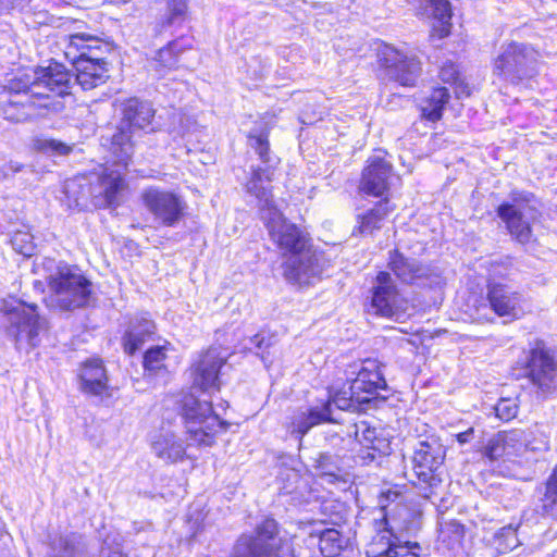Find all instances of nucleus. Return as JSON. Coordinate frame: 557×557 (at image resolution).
<instances>
[{
    "mask_svg": "<svg viewBox=\"0 0 557 557\" xmlns=\"http://www.w3.org/2000/svg\"><path fill=\"white\" fill-rule=\"evenodd\" d=\"M262 220L271 240L286 257L283 275L288 282L310 284L311 280L321 276L326 261L322 252L313 249L308 233L287 221L276 207L264 209Z\"/></svg>",
    "mask_w": 557,
    "mask_h": 557,
    "instance_id": "obj_1",
    "label": "nucleus"
},
{
    "mask_svg": "<svg viewBox=\"0 0 557 557\" xmlns=\"http://www.w3.org/2000/svg\"><path fill=\"white\" fill-rule=\"evenodd\" d=\"M392 211L393 208L387 199L379 201L373 208L358 214L356 230L362 235L372 234L375 230L382 227L385 219Z\"/></svg>",
    "mask_w": 557,
    "mask_h": 557,
    "instance_id": "obj_30",
    "label": "nucleus"
},
{
    "mask_svg": "<svg viewBox=\"0 0 557 557\" xmlns=\"http://www.w3.org/2000/svg\"><path fill=\"white\" fill-rule=\"evenodd\" d=\"M24 168L25 165L18 161L10 160L3 163V169L5 171H9V177L12 176L13 174L22 172Z\"/></svg>",
    "mask_w": 557,
    "mask_h": 557,
    "instance_id": "obj_51",
    "label": "nucleus"
},
{
    "mask_svg": "<svg viewBox=\"0 0 557 557\" xmlns=\"http://www.w3.org/2000/svg\"><path fill=\"white\" fill-rule=\"evenodd\" d=\"M0 327L15 341L17 348L35 347L46 330V321L39 317L35 305L16 299H0Z\"/></svg>",
    "mask_w": 557,
    "mask_h": 557,
    "instance_id": "obj_6",
    "label": "nucleus"
},
{
    "mask_svg": "<svg viewBox=\"0 0 557 557\" xmlns=\"http://www.w3.org/2000/svg\"><path fill=\"white\" fill-rule=\"evenodd\" d=\"M178 62L177 55V42H170L166 47L161 48L153 61L152 64L157 72L161 75L164 74L169 70H173L176 67Z\"/></svg>",
    "mask_w": 557,
    "mask_h": 557,
    "instance_id": "obj_37",
    "label": "nucleus"
},
{
    "mask_svg": "<svg viewBox=\"0 0 557 557\" xmlns=\"http://www.w3.org/2000/svg\"><path fill=\"white\" fill-rule=\"evenodd\" d=\"M392 496L397 498L398 493L387 491L382 494L380 499L381 518L375 519L377 533L367 548V557H419L420 546L418 543H401L398 536L408 528L405 521V517L408 516L407 508L397 506L393 509V513L386 511L384 499H389Z\"/></svg>",
    "mask_w": 557,
    "mask_h": 557,
    "instance_id": "obj_2",
    "label": "nucleus"
},
{
    "mask_svg": "<svg viewBox=\"0 0 557 557\" xmlns=\"http://www.w3.org/2000/svg\"><path fill=\"white\" fill-rule=\"evenodd\" d=\"M362 172L360 189L371 196H382L393 178L392 165L380 156H372Z\"/></svg>",
    "mask_w": 557,
    "mask_h": 557,
    "instance_id": "obj_22",
    "label": "nucleus"
},
{
    "mask_svg": "<svg viewBox=\"0 0 557 557\" xmlns=\"http://www.w3.org/2000/svg\"><path fill=\"white\" fill-rule=\"evenodd\" d=\"M156 325L147 315L137 317L131 321L129 327L123 337L124 350L134 355L146 339L154 333Z\"/></svg>",
    "mask_w": 557,
    "mask_h": 557,
    "instance_id": "obj_27",
    "label": "nucleus"
},
{
    "mask_svg": "<svg viewBox=\"0 0 557 557\" xmlns=\"http://www.w3.org/2000/svg\"><path fill=\"white\" fill-rule=\"evenodd\" d=\"M494 409L499 420L508 422L517 417L519 404L516 398H500Z\"/></svg>",
    "mask_w": 557,
    "mask_h": 557,
    "instance_id": "obj_42",
    "label": "nucleus"
},
{
    "mask_svg": "<svg viewBox=\"0 0 557 557\" xmlns=\"http://www.w3.org/2000/svg\"><path fill=\"white\" fill-rule=\"evenodd\" d=\"M12 246L18 253L30 257L35 251L33 236L27 233H16L12 238Z\"/></svg>",
    "mask_w": 557,
    "mask_h": 557,
    "instance_id": "obj_46",
    "label": "nucleus"
},
{
    "mask_svg": "<svg viewBox=\"0 0 557 557\" xmlns=\"http://www.w3.org/2000/svg\"><path fill=\"white\" fill-rule=\"evenodd\" d=\"M418 14L433 20L431 37L444 38L450 34L451 9L448 0H413Z\"/></svg>",
    "mask_w": 557,
    "mask_h": 557,
    "instance_id": "obj_23",
    "label": "nucleus"
},
{
    "mask_svg": "<svg viewBox=\"0 0 557 557\" xmlns=\"http://www.w3.org/2000/svg\"><path fill=\"white\" fill-rule=\"evenodd\" d=\"M9 177V171L3 169V162L0 160V181Z\"/></svg>",
    "mask_w": 557,
    "mask_h": 557,
    "instance_id": "obj_57",
    "label": "nucleus"
},
{
    "mask_svg": "<svg viewBox=\"0 0 557 557\" xmlns=\"http://www.w3.org/2000/svg\"><path fill=\"white\" fill-rule=\"evenodd\" d=\"M27 79H32V89L41 102H46V90L59 96L69 94L72 83V74L60 63H50L47 67H38L22 73Z\"/></svg>",
    "mask_w": 557,
    "mask_h": 557,
    "instance_id": "obj_16",
    "label": "nucleus"
},
{
    "mask_svg": "<svg viewBox=\"0 0 557 557\" xmlns=\"http://www.w3.org/2000/svg\"><path fill=\"white\" fill-rule=\"evenodd\" d=\"M226 362V356L219 348H210L193 364V388L202 393L219 389V372Z\"/></svg>",
    "mask_w": 557,
    "mask_h": 557,
    "instance_id": "obj_20",
    "label": "nucleus"
},
{
    "mask_svg": "<svg viewBox=\"0 0 557 557\" xmlns=\"http://www.w3.org/2000/svg\"><path fill=\"white\" fill-rule=\"evenodd\" d=\"M473 429L470 428L468 429L467 431L465 432H461L459 434H457V441L460 443V444H466L468 442H470V440L472 438L473 436Z\"/></svg>",
    "mask_w": 557,
    "mask_h": 557,
    "instance_id": "obj_56",
    "label": "nucleus"
},
{
    "mask_svg": "<svg viewBox=\"0 0 557 557\" xmlns=\"http://www.w3.org/2000/svg\"><path fill=\"white\" fill-rule=\"evenodd\" d=\"M140 198L154 221L163 226H175L185 214L186 203L174 191L150 186L141 191Z\"/></svg>",
    "mask_w": 557,
    "mask_h": 557,
    "instance_id": "obj_12",
    "label": "nucleus"
},
{
    "mask_svg": "<svg viewBox=\"0 0 557 557\" xmlns=\"http://www.w3.org/2000/svg\"><path fill=\"white\" fill-rule=\"evenodd\" d=\"M354 436L356 442L363 448L371 450L362 458H375V453L386 454L389 449V442L382 436L375 428H371L366 421H360L354 425Z\"/></svg>",
    "mask_w": 557,
    "mask_h": 557,
    "instance_id": "obj_26",
    "label": "nucleus"
},
{
    "mask_svg": "<svg viewBox=\"0 0 557 557\" xmlns=\"http://www.w3.org/2000/svg\"><path fill=\"white\" fill-rule=\"evenodd\" d=\"M166 358L165 347L157 346L150 348L144 357V367L146 371L156 372L164 367Z\"/></svg>",
    "mask_w": 557,
    "mask_h": 557,
    "instance_id": "obj_43",
    "label": "nucleus"
},
{
    "mask_svg": "<svg viewBox=\"0 0 557 557\" xmlns=\"http://www.w3.org/2000/svg\"><path fill=\"white\" fill-rule=\"evenodd\" d=\"M250 145L252 148H255V150L257 151L260 160L263 162V163H268L270 162V157H269V141H268V138L263 135H260V136H251L250 137Z\"/></svg>",
    "mask_w": 557,
    "mask_h": 557,
    "instance_id": "obj_49",
    "label": "nucleus"
},
{
    "mask_svg": "<svg viewBox=\"0 0 557 557\" xmlns=\"http://www.w3.org/2000/svg\"><path fill=\"white\" fill-rule=\"evenodd\" d=\"M100 557H126L120 546H103L100 550Z\"/></svg>",
    "mask_w": 557,
    "mask_h": 557,
    "instance_id": "obj_52",
    "label": "nucleus"
},
{
    "mask_svg": "<svg viewBox=\"0 0 557 557\" xmlns=\"http://www.w3.org/2000/svg\"><path fill=\"white\" fill-rule=\"evenodd\" d=\"M48 557H76L74 537L61 536L50 547Z\"/></svg>",
    "mask_w": 557,
    "mask_h": 557,
    "instance_id": "obj_41",
    "label": "nucleus"
},
{
    "mask_svg": "<svg viewBox=\"0 0 557 557\" xmlns=\"http://www.w3.org/2000/svg\"><path fill=\"white\" fill-rule=\"evenodd\" d=\"M32 148L49 157H66L73 151L74 145L54 138L37 136L32 140Z\"/></svg>",
    "mask_w": 557,
    "mask_h": 557,
    "instance_id": "obj_33",
    "label": "nucleus"
},
{
    "mask_svg": "<svg viewBox=\"0 0 557 557\" xmlns=\"http://www.w3.org/2000/svg\"><path fill=\"white\" fill-rule=\"evenodd\" d=\"M444 459L445 447L436 438L421 441L414 449L412 475L417 480L409 478V481L421 488L423 497L430 498L441 485L442 479L437 470Z\"/></svg>",
    "mask_w": 557,
    "mask_h": 557,
    "instance_id": "obj_10",
    "label": "nucleus"
},
{
    "mask_svg": "<svg viewBox=\"0 0 557 557\" xmlns=\"http://www.w3.org/2000/svg\"><path fill=\"white\" fill-rule=\"evenodd\" d=\"M81 387L90 395H101L107 389V374L101 360L92 359L84 363L81 370Z\"/></svg>",
    "mask_w": 557,
    "mask_h": 557,
    "instance_id": "obj_28",
    "label": "nucleus"
},
{
    "mask_svg": "<svg viewBox=\"0 0 557 557\" xmlns=\"http://www.w3.org/2000/svg\"><path fill=\"white\" fill-rule=\"evenodd\" d=\"M541 513L557 519V466L545 482V491L541 498Z\"/></svg>",
    "mask_w": 557,
    "mask_h": 557,
    "instance_id": "obj_34",
    "label": "nucleus"
},
{
    "mask_svg": "<svg viewBox=\"0 0 557 557\" xmlns=\"http://www.w3.org/2000/svg\"><path fill=\"white\" fill-rule=\"evenodd\" d=\"M251 343L256 346L258 349L269 348L270 342H265V337L263 335L257 334L251 338Z\"/></svg>",
    "mask_w": 557,
    "mask_h": 557,
    "instance_id": "obj_55",
    "label": "nucleus"
},
{
    "mask_svg": "<svg viewBox=\"0 0 557 557\" xmlns=\"http://www.w3.org/2000/svg\"><path fill=\"white\" fill-rule=\"evenodd\" d=\"M273 171L270 166L257 168L252 171L250 180L246 183V191L256 197L260 206L261 216L263 210L275 207L272 200V193L268 185L272 181Z\"/></svg>",
    "mask_w": 557,
    "mask_h": 557,
    "instance_id": "obj_25",
    "label": "nucleus"
},
{
    "mask_svg": "<svg viewBox=\"0 0 557 557\" xmlns=\"http://www.w3.org/2000/svg\"><path fill=\"white\" fill-rule=\"evenodd\" d=\"M388 268L407 284H437L440 273L431 265H425L416 259L407 258L398 251L389 253Z\"/></svg>",
    "mask_w": 557,
    "mask_h": 557,
    "instance_id": "obj_19",
    "label": "nucleus"
},
{
    "mask_svg": "<svg viewBox=\"0 0 557 557\" xmlns=\"http://www.w3.org/2000/svg\"><path fill=\"white\" fill-rule=\"evenodd\" d=\"M320 550L324 557H337L345 547L346 541L335 529H325L319 535Z\"/></svg>",
    "mask_w": 557,
    "mask_h": 557,
    "instance_id": "obj_35",
    "label": "nucleus"
},
{
    "mask_svg": "<svg viewBox=\"0 0 557 557\" xmlns=\"http://www.w3.org/2000/svg\"><path fill=\"white\" fill-rule=\"evenodd\" d=\"M107 75L97 72L76 71L75 83L84 90L92 89L106 82Z\"/></svg>",
    "mask_w": 557,
    "mask_h": 557,
    "instance_id": "obj_45",
    "label": "nucleus"
},
{
    "mask_svg": "<svg viewBox=\"0 0 557 557\" xmlns=\"http://www.w3.org/2000/svg\"><path fill=\"white\" fill-rule=\"evenodd\" d=\"M151 450L158 459L165 463H176L187 457L183 438L171 431H163L154 435L151 441Z\"/></svg>",
    "mask_w": 557,
    "mask_h": 557,
    "instance_id": "obj_24",
    "label": "nucleus"
},
{
    "mask_svg": "<svg viewBox=\"0 0 557 557\" xmlns=\"http://www.w3.org/2000/svg\"><path fill=\"white\" fill-rule=\"evenodd\" d=\"M487 299L492 310L502 318L517 320L531 310L527 297L506 284L490 282Z\"/></svg>",
    "mask_w": 557,
    "mask_h": 557,
    "instance_id": "obj_17",
    "label": "nucleus"
},
{
    "mask_svg": "<svg viewBox=\"0 0 557 557\" xmlns=\"http://www.w3.org/2000/svg\"><path fill=\"white\" fill-rule=\"evenodd\" d=\"M440 77L444 83L455 84L459 81V73L454 63H446L442 66Z\"/></svg>",
    "mask_w": 557,
    "mask_h": 557,
    "instance_id": "obj_50",
    "label": "nucleus"
},
{
    "mask_svg": "<svg viewBox=\"0 0 557 557\" xmlns=\"http://www.w3.org/2000/svg\"><path fill=\"white\" fill-rule=\"evenodd\" d=\"M379 60L386 75L403 86H413L421 73V62L409 50L385 45L379 50Z\"/></svg>",
    "mask_w": 557,
    "mask_h": 557,
    "instance_id": "obj_14",
    "label": "nucleus"
},
{
    "mask_svg": "<svg viewBox=\"0 0 557 557\" xmlns=\"http://www.w3.org/2000/svg\"><path fill=\"white\" fill-rule=\"evenodd\" d=\"M497 548L504 553L512 550L519 545L517 530L511 525L500 529L497 533Z\"/></svg>",
    "mask_w": 557,
    "mask_h": 557,
    "instance_id": "obj_44",
    "label": "nucleus"
},
{
    "mask_svg": "<svg viewBox=\"0 0 557 557\" xmlns=\"http://www.w3.org/2000/svg\"><path fill=\"white\" fill-rule=\"evenodd\" d=\"M497 214L517 242L527 244L531 240V223L536 219V209L529 203V200L503 203L498 207Z\"/></svg>",
    "mask_w": 557,
    "mask_h": 557,
    "instance_id": "obj_18",
    "label": "nucleus"
},
{
    "mask_svg": "<svg viewBox=\"0 0 557 557\" xmlns=\"http://www.w3.org/2000/svg\"><path fill=\"white\" fill-rule=\"evenodd\" d=\"M99 195L103 197V205L117 206L121 195L126 188L124 173L120 170L106 169L99 177Z\"/></svg>",
    "mask_w": 557,
    "mask_h": 557,
    "instance_id": "obj_29",
    "label": "nucleus"
},
{
    "mask_svg": "<svg viewBox=\"0 0 557 557\" xmlns=\"http://www.w3.org/2000/svg\"><path fill=\"white\" fill-rule=\"evenodd\" d=\"M292 550V537L272 518L264 519L253 535H243L235 545L236 557H289Z\"/></svg>",
    "mask_w": 557,
    "mask_h": 557,
    "instance_id": "obj_7",
    "label": "nucleus"
},
{
    "mask_svg": "<svg viewBox=\"0 0 557 557\" xmlns=\"http://www.w3.org/2000/svg\"><path fill=\"white\" fill-rule=\"evenodd\" d=\"M261 359H262V361H263L267 366H268V362H270V361L268 360V358H267L263 354H261Z\"/></svg>",
    "mask_w": 557,
    "mask_h": 557,
    "instance_id": "obj_58",
    "label": "nucleus"
},
{
    "mask_svg": "<svg viewBox=\"0 0 557 557\" xmlns=\"http://www.w3.org/2000/svg\"><path fill=\"white\" fill-rule=\"evenodd\" d=\"M49 274L47 283L50 290L48 306L61 310H73L87 304L90 283L75 267L66 263L54 264L53 260L45 263Z\"/></svg>",
    "mask_w": 557,
    "mask_h": 557,
    "instance_id": "obj_5",
    "label": "nucleus"
},
{
    "mask_svg": "<svg viewBox=\"0 0 557 557\" xmlns=\"http://www.w3.org/2000/svg\"><path fill=\"white\" fill-rule=\"evenodd\" d=\"M386 388V381L375 360H367L351 382V395L359 404L369 403L379 391Z\"/></svg>",
    "mask_w": 557,
    "mask_h": 557,
    "instance_id": "obj_21",
    "label": "nucleus"
},
{
    "mask_svg": "<svg viewBox=\"0 0 557 557\" xmlns=\"http://www.w3.org/2000/svg\"><path fill=\"white\" fill-rule=\"evenodd\" d=\"M524 451L542 454L549 450V436L539 424L524 430Z\"/></svg>",
    "mask_w": 557,
    "mask_h": 557,
    "instance_id": "obj_36",
    "label": "nucleus"
},
{
    "mask_svg": "<svg viewBox=\"0 0 557 557\" xmlns=\"http://www.w3.org/2000/svg\"><path fill=\"white\" fill-rule=\"evenodd\" d=\"M181 405L186 433L190 446H212L219 434L227 430L228 423L213 412L211 400L205 393L184 395Z\"/></svg>",
    "mask_w": 557,
    "mask_h": 557,
    "instance_id": "obj_4",
    "label": "nucleus"
},
{
    "mask_svg": "<svg viewBox=\"0 0 557 557\" xmlns=\"http://www.w3.org/2000/svg\"><path fill=\"white\" fill-rule=\"evenodd\" d=\"M527 375L537 393L549 395L556 392L557 355L543 343H536L529 354Z\"/></svg>",
    "mask_w": 557,
    "mask_h": 557,
    "instance_id": "obj_13",
    "label": "nucleus"
},
{
    "mask_svg": "<svg viewBox=\"0 0 557 557\" xmlns=\"http://www.w3.org/2000/svg\"><path fill=\"white\" fill-rule=\"evenodd\" d=\"M456 87H455V94L457 96V98H462V97H469L470 94H471V90H470V87L465 84L462 81H457V83H455Z\"/></svg>",
    "mask_w": 557,
    "mask_h": 557,
    "instance_id": "obj_54",
    "label": "nucleus"
},
{
    "mask_svg": "<svg viewBox=\"0 0 557 557\" xmlns=\"http://www.w3.org/2000/svg\"><path fill=\"white\" fill-rule=\"evenodd\" d=\"M154 109L147 101L136 98L126 100L123 104V119L108 135H102V145L108 147L117 165L126 168L134 152L132 128L145 129L151 125Z\"/></svg>",
    "mask_w": 557,
    "mask_h": 557,
    "instance_id": "obj_3",
    "label": "nucleus"
},
{
    "mask_svg": "<svg viewBox=\"0 0 557 557\" xmlns=\"http://www.w3.org/2000/svg\"><path fill=\"white\" fill-rule=\"evenodd\" d=\"M371 310L376 315L400 320L409 314L411 305L404 297L391 274L385 271L377 273L372 286Z\"/></svg>",
    "mask_w": 557,
    "mask_h": 557,
    "instance_id": "obj_11",
    "label": "nucleus"
},
{
    "mask_svg": "<svg viewBox=\"0 0 557 557\" xmlns=\"http://www.w3.org/2000/svg\"><path fill=\"white\" fill-rule=\"evenodd\" d=\"M465 536V528L458 521L451 520L442 524L440 540L446 543L449 549L459 546Z\"/></svg>",
    "mask_w": 557,
    "mask_h": 557,
    "instance_id": "obj_38",
    "label": "nucleus"
},
{
    "mask_svg": "<svg viewBox=\"0 0 557 557\" xmlns=\"http://www.w3.org/2000/svg\"><path fill=\"white\" fill-rule=\"evenodd\" d=\"M187 0H169L168 13L162 22L163 26H171L184 21L187 14Z\"/></svg>",
    "mask_w": 557,
    "mask_h": 557,
    "instance_id": "obj_40",
    "label": "nucleus"
},
{
    "mask_svg": "<svg viewBox=\"0 0 557 557\" xmlns=\"http://www.w3.org/2000/svg\"><path fill=\"white\" fill-rule=\"evenodd\" d=\"M503 442L508 450V456L520 455L524 451V430L522 429H512L509 431L500 432Z\"/></svg>",
    "mask_w": 557,
    "mask_h": 557,
    "instance_id": "obj_39",
    "label": "nucleus"
},
{
    "mask_svg": "<svg viewBox=\"0 0 557 557\" xmlns=\"http://www.w3.org/2000/svg\"><path fill=\"white\" fill-rule=\"evenodd\" d=\"M354 399L356 400V396L351 395L350 386L348 391L337 392L326 404H330V408L334 405L341 410H349L354 407Z\"/></svg>",
    "mask_w": 557,
    "mask_h": 557,
    "instance_id": "obj_48",
    "label": "nucleus"
},
{
    "mask_svg": "<svg viewBox=\"0 0 557 557\" xmlns=\"http://www.w3.org/2000/svg\"><path fill=\"white\" fill-rule=\"evenodd\" d=\"M65 40L64 54L69 59L76 71L97 72L107 75L106 62L100 58L88 54L92 50L99 48V39L97 36L78 32L69 35Z\"/></svg>",
    "mask_w": 557,
    "mask_h": 557,
    "instance_id": "obj_15",
    "label": "nucleus"
},
{
    "mask_svg": "<svg viewBox=\"0 0 557 557\" xmlns=\"http://www.w3.org/2000/svg\"><path fill=\"white\" fill-rule=\"evenodd\" d=\"M539 52L525 44L503 45L494 59L493 74L502 81L517 85L537 73Z\"/></svg>",
    "mask_w": 557,
    "mask_h": 557,
    "instance_id": "obj_9",
    "label": "nucleus"
},
{
    "mask_svg": "<svg viewBox=\"0 0 557 557\" xmlns=\"http://www.w3.org/2000/svg\"><path fill=\"white\" fill-rule=\"evenodd\" d=\"M485 456L490 460H497L504 456H508V450L505 446V443L503 442L500 432H498L488 441L485 447Z\"/></svg>",
    "mask_w": 557,
    "mask_h": 557,
    "instance_id": "obj_47",
    "label": "nucleus"
},
{
    "mask_svg": "<svg viewBox=\"0 0 557 557\" xmlns=\"http://www.w3.org/2000/svg\"><path fill=\"white\" fill-rule=\"evenodd\" d=\"M449 99V92L445 87L434 88L430 95L420 102L422 116L435 122L442 117V112Z\"/></svg>",
    "mask_w": 557,
    "mask_h": 557,
    "instance_id": "obj_32",
    "label": "nucleus"
},
{
    "mask_svg": "<svg viewBox=\"0 0 557 557\" xmlns=\"http://www.w3.org/2000/svg\"><path fill=\"white\" fill-rule=\"evenodd\" d=\"M331 414L330 404H324L321 408L314 407L308 412H300L293 418L290 432L301 438L312 426L331 421Z\"/></svg>",
    "mask_w": 557,
    "mask_h": 557,
    "instance_id": "obj_31",
    "label": "nucleus"
},
{
    "mask_svg": "<svg viewBox=\"0 0 557 557\" xmlns=\"http://www.w3.org/2000/svg\"><path fill=\"white\" fill-rule=\"evenodd\" d=\"M32 82L20 73L1 86L0 110L5 120L25 122L37 115L39 109L49 108L48 102H41L35 96Z\"/></svg>",
    "mask_w": 557,
    "mask_h": 557,
    "instance_id": "obj_8",
    "label": "nucleus"
},
{
    "mask_svg": "<svg viewBox=\"0 0 557 557\" xmlns=\"http://www.w3.org/2000/svg\"><path fill=\"white\" fill-rule=\"evenodd\" d=\"M27 0H0V12L24 7Z\"/></svg>",
    "mask_w": 557,
    "mask_h": 557,
    "instance_id": "obj_53",
    "label": "nucleus"
}]
</instances>
